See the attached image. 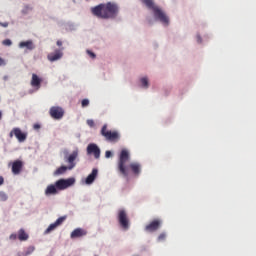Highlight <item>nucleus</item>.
I'll return each mask as SVG.
<instances>
[{
    "instance_id": "nucleus-1",
    "label": "nucleus",
    "mask_w": 256,
    "mask_h": 256,
    "mask_svg": "<svg viewBox=\"0 0 256 256\" xmlns=\"http://www.w3.org/2000/svg\"><path fill=\"white\" fill-rule=\"evenodd\" d=\"M91 13L98 19H117L119 17V4L107 2L91 8Z\"/></svg>"
},
{
    "instance_id": "nucleus-2",
    "label": "nucleus",
    "mask_w": 256,
    "mask_h": 256,
    "mask_svg": "<svg viewBox=\"0 0 256 256\" xmlns=\"http://www.w3.org/2000/svg\"><path fill=\"white\" fill-rule=\"evenodd\" d=\"M79 157V150H74L71 154L69 152H64V161L68 164V166H60L55 172L54 175H63L67 173V171H71L77 164L75 161Z\"/></svg>"
},
{
    "instance_id": "nucleus-3",
    "label": "nucleus",
    "mask_w": 256,
    "mask_h": 256,
    "mask_svg": "<svg viewBox=\"0 0 256 256\" xmlns=\"http://www.w3.org/2000/svg\"><path fill=\"white\" fill-rule=\"evenodd\" d=\"M141 2L153 11L155 19L163 25H169V16L159 6H156L153 0H141Z\"/></svg>"
},
{
    "instance_id": "nucleus-4",
    "label": "nucleus",
    "mask_w": 256,
    "mask_h": 256,
    "mask_svg": "<svg viewBox=\"0 0 256 256\" xmlns=\"http://www.w3.org/2000/svg\"><path fill=\"white\" fill-rule=\"evenodd\" d=\"M129 161V151L127 149H123L120 152L119 160H118V171H120L123 177H129V171L125 164Z\"/></svg>"
},
{
    "instance_id": "nucleus-5",
    "label": "nucleus",
    "mask_w": 256,
    "mask_h": 256,
    "mask_svg": "<svg viewBox=\"0 0 256 256\" xmlns=\"http://www.w3.org/2000/svg\"><path fill=\"white\" fill-rule=\"evenodd\" d=\"M101 135L102 137H105L106 141H111L113 143H117V141L121 139V134H119V132L107 130V124L103 125Z\"/></svg>"
},
{
    "instance_id": "nucleus-6",
    "label": "nucleus",
    "mask_w": 256,
    "mask_h": 256,
    "mask_svg": "<svg viewBox=\"0 0 256 256\" xmlns=\"http://www.w3.org/2000/svg\"><path fill=\"white\" fill-rule=\"evenodd\" d=\"M117 219L120 227H122L124 231L129 230V227H130L129 215L127 214V211H125V209L118 210Z\"/></svg>"
},
{
    "instance_id": "nucleus-7",
    "label": "nucleus",
    "mask_w": 256,
    "mask_h": 256,
    "mask_svg": "<svg viewBox=\"0 0 256 256\" xmlns=\"http://www.w3.org/2000/svg\"><path fill=\"white\" fill-rule=\"evenodd\" d=\"M55 185L58 191H65V189H69V187L75 185V178L59 179L55 182Z\"/></svg>"
},
{
    "instance_id": "nucleus-8",
    "label": "nucleus",
    "mask_w": 256,
    "mask_h": 256,
    "mask_svg": "<svg viewBox=\"0 0 256 256\" xmlns=\"http://www.w3.org/2000/svg\"><path fill=\"white\" fill-rule=\"evenodd\" d=\"M16 137L19 143H25L27 141V133L21 131V128H13L9 134L10 138Z\"/></svg>"
},
{
    "instance_id": "nucleus-9",
    "label": "nucleus",
    "mask_w": 256,
    "mask_h": 256,
    "mask_svg": "<svg viewBox=\"0 0 256 256\" xmlns=\"http://www.w3.org/2000/svg\"><path fill=\"white\" fill-rule=\"evenodd\" d=\"M49 113L52 119H63V116L65 115V111L59 106L51 107Z\"/></svg>"
},
{
    "instance_id": "nucleus-10",
    "label": "nucleus",
    "mask_w": 256,
    "mask_h": 256,
    "mask_svg": "<svg viewBox=\"0 0 256 256\" xmlns=\"http://www.w3.org/2000/svg\"><path fill=\"white\" fill-rule=\"evenodd\" d=\"M65 219H67V216H62V217L58 218L54 223H52L48 226V228L45 230L44 234L49 235V233H51V231H55V229H57L59 227V225L63 224V221H65Z\"/></svg>"
},
{
    "instance_id": "nucleus-11",
    "label": "nucleus",
    "mask_w": 256,
    "mask_h": 256,
    "mask_svg": "<svg viewBox=\"0 0 256 256\" xmlns=\"http://www.w3.org/2000/svg\"><path fill=\"white\" fill-rule=\"evenodd\" d=\"M48 61L54 63V61H59V59H63V48L56 49L54 52L47 55Z\"/></svg>"
},
{
    "instance_id": "nucleus-12",
    "label": "nucleus",
    "mask_w": 256,
    "mask_h": 256,
    "mask_svg": "<svg viewBox=\"0 0 256 256\" xmlns=\"http://www.w3.org/2000/svg\"><path fill=\"white\" fill-rule=\"evenodd\" d=\"M87 153L88 155H94L95 159H99V157H101V150L96 144H89L87 146Z\"/></svg>"
},
{
    "instance_id": "nucleus-13",
    "label": "nucleus",
    "mask_w": 256,
    "mask_h": 256,
    "mask_svg": "<svg viewBox=\"0 0 256 256\" xmlns=\"http://www.w3.org/2000/svg\"><path fill=\"white\" fill-rule=\"evenodd\" d=\"M160 227H161V220L155 219L145 226V231H148V233H154V231H158Z\"/></svg>"
},
{
    "instance_id": "nucleus-14",
    "label": "nucleus",
    "mask_w": 256,
    "mask_h": 256,
    "mask_svg": "<svg viewBox=\"0 0 256 256\" xmlns=\"http://www.w3.org/2000/svg\"><path fill=\"white\" fill-rule=\"evenodd\" d=\"M22 170H23V161L15 160L12 163V173H13V175H19V173H21Z\"/></svg>"
},
{
    "instance_id": "nucleus-15",
    "label": "nucleus",
    "mask_w": 256,
    "mask_h": 256,
    "mask_svg": "<svg viewBox=\"0 0 256 256\" xmlns=\"http://www.w3.org/2000/svg\"><path fill=\"white\" fill-rule=\"evenodd\" d=\"M128 169L132 171L133 175L139 177L141 175V164L138 162H132L129 164Z\"/></svg>"
},
{
    "instance_id": "nucleus-16",
    "label": "nucleus",
    "mask_w": 256,
    "mask_h": 256,
    "mask_svg": "<svg viewBox=\"0 0 256 256\" xmlns=\"http://www.w3.org/2000/svg\"><path fill=\"white\" fill-rule=\"evenodd\" d=\"M85 235H87V230L76 228L71 232L70 237L71 239H78L79 237H85Z\"/></svg>"
},
{
    "instance_id": "nucleus-17",
    "label": "nucleus",
    "mask_w": 256,
    "mask_h": 256,
    "mask_svg": "<svg viewBox=\"0 0 256 256\" xmlns=\"http://www.w3.org/2000/svg\"><path fill=\"white\" fill-rule=\"evenodd\" d=\"M98 173L99 170H97V168H94L85 180L86 185H91L95 181V179H97Z\"/></svg>"
},
{
    "instance_id": "nucleus-18",
    "label": "nucleus",
    "mask_w": 256,
    "mask_h": 256,
    "mask_svg": "<svg viewBox=\"0 0 256 256\" xmlns=\"http://www.w3.org/2000/svg\"><path fill=\"white\" fill-rule=\"evenodd\" d=\"M57 193H59V190L55 184L48 185L45 190L46 197H49V195H57Z\"/></svg>"
},
{
    "instance_id": "nucleus-19",
    "label": "nucleus",
    "mask_w": 256,
    "mask_h": 256,
    "mask_svg": "<svg viewBox=\"0 0 256 256\" xmlns=\"http://www.w3.org/2000/svg\"><path fill=\"white\" fill-rule=\"evenodd\" d=\"M19 47L20 49H24V47H26L28 51H33V49H35V44H33L32 40H27V41L20 42Z\"/></svg>"
},
{
    "instance_id": "nucleus-20",
    "label": "nucleus",
    "mask_w": 256,
    "mask_h": 256,
    "mask_svg": "<svg viewBox=\"0 0 256 256\" xmlns=\"http://www.w3.org/2000/svg\"><path fill=\"white\" fill-rule=\"evenodd\" d=\"M31 86L36 87V89L41 88V78L37 74H32Z\"/></svg>"
},
{
    "instance_id": "nucleus-21",
    "label": "nucleus",
    "mask_w": 256,
    "mask_h": 256,
    "mask_svg": "<svg viewBox=\"0 0 256 256\" xmlns=\"http://www.w3.org/2000/svg\"><path fill=\"white\" fill-rule=\"evenodd\" d=\"M18 239L19 241H27V239H29V234L26 233L24 229H20L18 231Z\"/></svg>"
},
{
    "instance_id": "nucleus-22",
    "label": "nucleus",
    "mask_w": 256,
    "mask_h": 256,
    "mask_svg": "<svg viewBox=\"0 0 256 256\" xmlns=\"http://www.w3.org/2000/svg\"><path fill=\"white\" fill-rule=\"evenodd\" d=\"M140 81L142 83V87H144L145 89L149 87V79H147V77L141 78Z\"/></svg>"
},
{
    "instance_id": "nucleus-23",
    "label": "nucleus",
    "mask_w": 256,
    "mask_h": 256,
    "mask_svg": "<svg viewBox=\"0 0 256 256\" xmlns=\"http://www.w3.org/2000/svg\"><path fill=\"white\" fill-rule=\"evenodd\" d=\"M9 199V196H7V193L0 191V201L5 202Z\"/></svg>"
},
{
    "instance_id": "nucleus-24",
    "label": "nucleus",
    "mask_w": 256,
    "mask_h": 256,
    "mask_svg": "<svg viewBox=\"0 0 256 256\" xmlns=\"http://www.w3.org/2000/svg\"><path fill=\"white\" fill-rule=\"evenodd\" d=\"M35 251V247L34 246H29L27 248V250L25 251V256L31 255V253H33Z\"/></svg>"
},
{
    "instance_id": "nucleus-25",
    "label": "nucleus",
    "mask_w": 256,
    "mask_h": 256,
    "mask_svg": "<svg viewBox=\"0 0 256 256\" xmlns=\"http://www.w3.org/2000/svg\"><path fill=\"white\" fill-rule=\"evenodd\" d=\"M2 45H5L6 47H11V45H13V42L10 39H5L3 40Z\"/></svg>"
},
{
    "instance_id": "nucleus-26",
    "label": "nucleus",
    "mask_w": 256,
    "mask_h": 256,
    "mask_svg": "<svg viewBox=\"0 0 256 256\" xmlns=\"http://www.w3.org/2000/svg\"><path fill=\"white\" fill-rule=\"evenodd\" d=\"M81 105L82 107H89V99H83Z\"/></svg>"
},
{
    "instance_id": "nucleus-27",
    "label": "nucleus",
    "mask_w": 256,
    "mask_h": 256,
    "mask_svg": "<svg viewBox=\"0 0 256 256\" xmlns=\"http://www.w3.org/2000/svg\"><path fill=\"white\" fill-rule=\"evenodd\" d=\"M166 237H167V234L161 233V234L158 236V241H165Z\"/></svg>"
},
{
    "instance_id": "nucleus-28",
    "label": "nucleus",
    "mask_w": 256,
    "mask_h": 256,
    "mask_svg": "<svg viewBox=\"0 0 256 256\" xmlns=\"http://www.w3.org/2000/svg\"><path fill=\"white\" fill-rule=\"evenodd\" d=\"M87 125H88L89 127H95V121L89 119V120H87Z\"/></svg>"
},
{
    "instance_id": "nucleus-29",
    "label": "nucleus",
    "mask_w": 256,
    "mask_h": 256,
    "mask_svg": "<svg viewBox=\"0 0 256 256\" xmlns=\"http://www.w3.org/2000/svg\"><path fill=\"white\" fill-rule=\"evenodd\" d=\"M87 54H88L89 57H91L92 59H95V58L97 57L91 50H87Z\"/></svg>"
},
{
    "instance_id": "nucleus-30",
    "label": "nucleus",
    "mask_w": 256,
    "mask_h": 256,
    "mask_svg": "<svg viewBox=\"0 0 256 256\" xmlns=\"http://www.w3.org/2000/svg\"><path fill=\"white\" fill-rule=\"evenodd\" d=\"M33 8L26 6L23 10L22 13L27 14L28 11H31Z\"/></svg>"
},
{
    "instance_id": "nucleus-31",
    "label": "nucleus",
    "mask_w": 256,
    "mask_h": 256,
    "mask_svg": "<svg viewBox=\"0 0 256 256\" xmlns=\"http://www.w3.org/2000/svg\"><path fill=\"white\" fill-rule=\"evenodd\" d=\"M113 155V153H111V151H106L105 152V157H106V159H109V157H111Z\"/></svg>"
},
{
    "instance_id": "nucleus-32",
    "label": "nucleus",
    "mask_w": 256,
    "mask_h": 256,
    "mask_svg": "<svg viewBox=\"0 0 256 256\" xmlns=\"http://www.w3.org/2000/svg\"><path fill=\"white\" fill-rule=\"evenodd\" d=\"M0 27H9V22H0Z\"/></svg>"
},
{
    "instance_id": "nucleus-33",
    "label": "nucleus",
    "mask_w": 256,
    "mask_h": 256,
    "mask_svg": "<svg viewBox=\"0 0 256 256\" xmlns=\"http://www.w3.org/2000/svg\"><path fill=\"white\" fill-rule=\"evenodd\" d=\"M10 239H11L12 241H15V240L17 239V234H11V235H10Z\"/></svg>"
},
{
    "instance_id": "nucleus-34",
    "label": "nucleus",
    "mask_w": 256,
    "mask_h": 256,
    "mask_svg": "<svg viewBox=\"0 0 256 256\" xmlns=\"http://www.w3.org/2000/svg\"><path fill=\"white\" fill-rule=\"evenodd\" d=\"M3 65H6L5 60L0 57V67H3Z\"/></svg>"
},
{
    "instance_id": "nucleus-35",
    "label": "nucleus",
    "mask_w": 256,
    "mask_h": 256,
    "mask_svg": "<svg viewBox=\"0 0 256 256\" xmlns=\"http://www.w3.org/2000/svg\"><path fill=\"white\" fill-rule=\"evenodd\" d=\"M33 129H35V130L41 129V125H39V124H34V125H33Z\"/></svg>"
},
{
    "instance_id": "nucleus-36",
    "label": "nucleus",
    "mask_w": 256,
    "mask_h": 256,
    "mask_svg": "<svg viewBox=\"0 0 256 256\" xmlns=\"http://www.w3.org/2000/svg\"><path fill=\"white\" fill-rule=\"evenodd\" d=\"M56 45H57L58 47H61V46L63 45V41L58 40V41L56 42Z\"/></svg>"
},
{
    "instance_id": "nucleus-37",
    "label": "nucleus",
    "mask_w": 256,
    "mask_h": 256,
    "mask_svg": "<svg viewBox=\"0 0 256 256\" xmlns=\"http://www.w3.org/2000/svg\"><path fill=\"white\" fill-rule=\"evenodd\" d=\"M3 183H5V178H3V176H0V186L3 185Z\"/></svg>"
},
{
    "instance_id": "nucleus-38",
    "label": "nucleus",
    "mask_w": 256,
    "mask_h": 256,
    "mask_svg": "<svg viewBox=\"0 0 256 256\" xmlns=\"http://www.w3.org/2000/svg\"><path fill=\"white\" fill-rule=\"evenodd\" d=\"M198 42L201 43V36H198Z\"/></svg>"
},
{
    "instance_id": "nucleus-39",
    "label": "nucleus",
    "mask_w": 256,
    "mask_h": 256,
    "mask_svg": "<svg viewBox=\"0 0 256 256\" xmlns=\"http://www.w3.org/2000/svg\"><path fill=\"white\" fill-rule=\"evenodd\" d=\"M1 117H3V114H2L1 111H0V120H1Z\"/></svg>"
}]
</instances>
